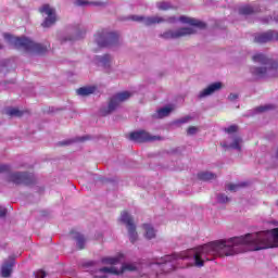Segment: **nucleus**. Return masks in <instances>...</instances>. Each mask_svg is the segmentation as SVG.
Masks as SVG:
<instances>
[{
  "label": "nucleus",
  "instance_id": "nucleus-34",
  "mask_svg": "<svg viewBox=\"0 0 278 278\" xmlns=\"http://www.w3.org/2000/svg\"><path fill=\"white\" fill-rule=\"evenodd\" d=\"M35 278H46L47 277V273H45V270H37L34 273Z\"/></svg>",
  "mask_w": 278,
  "mask_h": 278
},
{
  "label": "nucleus",
  "instance_id": "nucleus-8",
  "mask_svg": "<svg viewBox=\"0 0 278 278\" xmlns=\"http://www.w3.org/2000/svg\"><path fill=\"white\" fill-rule=\"evenodd\" d=\"M129 140L132 142H155V140H162L160 136H151L147 130H138L129 134Z\"/></svg>",
  "mask_w": 278,
  "mask_h": 278
},
{
  "label": "nucleus",
  "instance_id": "nucleus-7",
  "mask_svg": "<svg viewBox=\"0 0 278 278\" xmlns=\"http://www.w3.org/2000/svg\"><path fill=\"white\" fill-rule=\"evenodd\" d=\"M39 12L43 16L46 15V18L41 23L42 27H52V25L58 22L55 10L50 4H43L41 8H39Z\"/></svg>",
  "mask_w": 278,
  "mask_h": 278
},
{
  "label": "nucleus",
  "instance_id": "nucleus-35",
  "mask_svg": "<svg viewBox=\"0 0 278 278\" xmlns=\"http://www.w3.org/2000/svg\"><path fill=\"white\" fill-rule=\"evenodd\" d=\"M1 173H10V165L0 164V174Z\"/></svg>",
  "mask_w": 278,
  "mask_h": 278
},
{
  "label": "nucleus",
  "instance_id": "nucleus-46",
  "mask_svg": "<svg viewBox=\"0 0 278 278\" xmlns=\"http://www.w3.org/2000/svg\"><path fill=\"white\" fill-rule=\"evenodd\" d=\"M0 49H3V46L0 43Z\"/></svg>",
  "mask_w": 278,
  "mask_h": 278
},
{
  "label": "nucleus",
  "instance_id": "nucleus-40",
  "mask_svg": "<svg viewBox=\"0 0 278 278\" xmlns=\"http://www.w3.org/2000/svg\"><path fill=\"white\" fill-rule=\"evenodd\" d=\"M78 140H79V142H86V140H90V138L89 137H81Z\"/></svg>",
  "mask_w": 278,
  "mask_h": 278
},
{
  "label": "nucleus",
  "instance_id": "nucleus-28",
  "mask_svg": "<svg viewBox=\"0 0 278 278\" xmlns=\"http://www.w3.org/2000/svg\"><path fill=\"white\" fill-rule=\"evenodd\" d=\"M112 61V56L110 54H104L99 58V62L102 63L103 66H110V62Z\"/></svg>",
  "mask_w": 278,
  "mask_h": 278
},
{
  "label": "nucleus",
  "instance_id": "nucleus-31",
  "mask_svg": "<svg viewBox=\"0 0 278 278\" xmlns=\"http://www.w3.org/2000/svg\"><path fill=\"white\" fill-rule=\"evenodd\" d=\"M224 131H226V134H236V131H238V126L231 125L228 128H225Z\"/></svg>",
  "mask_w": 278,
  "mask_h": 278
},
{
  "label": "nucleus",
  "instance_id": "nucleus-24",
  "mask_svg": "<svg viewBox=\"0 0 278 278\" xmlns=\"http://www.w3.org/2000/svg\"><path fill=\"white\" fill-rule=\"evenodd\" d=\"M173 112V109L165 106L157 110V113L153 115L154 118H164V116H168Z\"/></svg>",
  "mask_w": 278,
  "mask_h": 278
},
{
  "label": "nucleus",
  "instance_id": "nucleus-2",
  "mask_svg": "<svg viewBox=\"0 0 278 278\" xmlns=\"http://www.w3.org/2000/svg\"><path fill=\"white\" fill-rule=\"evenodd\" d=\"M256 64H263L264 67H252L251 73L256 79H266V77H277L278 62L271 61L264 53H256L252 56Z\"/></svg>",
  "mask_w": 278,
  "mask_h": 278
},
{
  "label": "nucleus",
  "instance_id": "nucleus-5",
  "mask_svg": "<svg viewBox=\"0 0 278 278\" xmlns=\"http://www.w3.org/2000/svg\"><path fill=\"white\" fill-rule=\"evenodd\" d=\"M130 98H131V92L129 91H123V92L116 93L110 99L108 108L102 109L100 111L101 115L108 116V114H112V112H114L116 108H118V105L123 103V101H127V99H130Z\"/></svg>",
  "mask_w": 278,
  "mask_h": 278
},
{
  "label": "nucleus",
  "instance_id": "nucleus-37",
  "mask_svg": "<svg viewBox=\"0 0 278 278\" xmlns=\"http://www.w3.org/2000/svg\"><path fill=\"white\" fill-rule=\"evenodd\" d=\"M268 110H270V106L268 105L256 108V112H266Z\"/></svg>",
  "mask_w": 278,
  "mask_h": 278
},
{
  "label": "nucleus",
  "instance_id": "nucleus-6",
  "mask_svg": "<svg viewBox=\"0 0 278 278\" xmlns=\"http://www.w3.org/2000/svg\"><path fill=\"white\" fill-rule=\"evenodd\" d=\"M119 220L121 223H124V225H126L131 244L137 242L138 231H136V224H134V218L129 216V213H127V211H124L121 214Z\"/></svg>",
  "mask_w": 278,
  "mask_h": 278
},
{
  "label": "nucleus",
  "instance_id": "nucleus-3",
  "mask_svg": "<svg viewBox=\"0 0 278 278\" xmlns=\"http://www.w3.org/2000/svg\"><path fill=\"white\" fill-rule=\"evenodd\" d=\"M4 40H8L11 45H14L15 49H24L27 53H36L37 55H45L48 49L47 46L36 43L26 37H14L8 33L3 35Z\"/></svg>",
  "mask_w": 278,
  "mask_h": 278
},
{
  "label": "nucleus",
  "instance_id": "nucleus-21",
  "mask_svg": "<svg viewBox=\"0 0 278 278\" xmlns=\"http://www.w3.org/2000/svg\"><path fill=\"white\" fill-rule=\"evenodd\" d=\"M198 179H200V181H212V179H216V174L210 172H201L198 174Z\"/></svg>",
  "mask_w": 278,
  "mask_h": 278
},
{
  "label": "nucleus",
  "instance_id": "nucleus-13",
  "mask_svg": "<svg viewBox=\"0 0 278 278\" xmlns=\"http://www.w3.org/2000/svg\"><path fill=\"white\" fill-rule=\"evenodd\" d=\"M273 40H275V31L273 30L260 33L254 36V42L257 45H266V42H273Z\"/></svg>",
  "mask_w": 278,
  "mask_h": 278
},
{
  "label": "nucleus",
  "instance_id": "nucleus-9",
  "mask_svg": "<svg viewBox=\"0 0 278 278\" xmlns=\"http://www.w3.org/2000/svg\"><path fill=\"white\" fill-rule=\"evenodd\" d=\"M9 181L15 184V186H31L34 184V175L27 173H13L9 175Z\"/></svg>",
  "mask_w": 278,
  "mask_h": 278
},
{
  "label": "nucleus",
  "instance_id": "nucleus-26",
  "mask_svg": "<svg viewBox=\"0 0 278 278\" xmlns=\"http://www.w3.org/2000/svg\"><path fill=\"white\" fill-rule=\"evenodd\" d=\"M247 186H249V182H241V184H237V185L229 184V185H227V189L230 192H236V190H238L239 188H247Z\"/></svg>",
  "mask_w": 278,
  "mask_h": 278
},
{
  "label": "nucleus",
  "instance_id": "nucleus-38",
  "mask_svg": "<svg viewBox=\"0 0 278 278\" xmlns=\"http://www.w3.org/2000/svg\"><path fill=\"white\" fill-rule=\"evenodd\" d=\"M190 118H192V117L191 116L182 117V118L178 119V123L184 125L185 123H188L190 121Z\"/></svg>",
  "mask_w": 278,
  "mask_h": 278
},
{
  "label": "nucleus",
  "instance_id": "nucleus-39",
  "mask_svg": "<svg viewBox=\"0 0 278 278\" xmlns=\"http://www.w3.org/2000/svg\"><path fill=\"white\" fill-rule=\"evenodd\" d=\"M228 99H229L230 101H236V99H238V94H237V93H230L229 97H228Z\"/></svg>",
  "mask_w": 278,
  "mask_h": 278
},
{
  "label": "nucleus",
  "instance_id": "nucleus-41",
  "mask_svg": "<svg viewBox=\"0 0 278 278\" xmlns=\"http://www.w3.org/2000/svg\"><path fill=\"white\" fill-rule=\"evenodd\" d=\"M61 144H62V146H64V144H71V141H63V142H61Z\"/></svg>",
  "mask_w": 278,
  "mask_h": 278
},
{
  "label": "nucleus",
  "instance_id": "nucleus-25",
  "mask_svg": "<svg viewBox=\"0 0 278 278\" xmlns=\"http://www.w3.org/2000/svg\"><path fill=\"white\" fill-rule=\"evenodd\" d=\"M76 5H98L103 7L105 2H98V1H88V0H76Z\"/></svg>",
  "mask_w": 278,
  "mask_h": 278
},
{
  "label": "nucleus",
  "instance_id": "nucleus-16",
  "mask_svg": "<svg viewBox=\"0 0 278 278\" xmlns=\"http://www.w3.org/2000/svg\"><path fill=\"white\" fill-rule=\"evenodd\" d=\"M179 21L181 23H186L187 25H191L192 27H199L200 29H205L206 27L205 23L192 17L180 16Z\"/></svg>",
  "mask_w": 278,
  "mask_h": 278
},
{
  "label": "nucleus",
  "instance_id": "nucleus-18",
  "mask_svg": "<svg viewBox=\"0 0 278 278\" xmlns=\"http://www.w3.org/2000/svg\"><path fill=\"white\" fill-rule=\"evenodd\" d=\"M70 233L74 236V240L77 241V247L79 251L86 249V238L84 237V235L76 232L74 230H72Z\"/></svg>",
  "mask_w": 278,
  "mask_h": 278
},
{
  "label": "nucleus",
  "instance_id": "nucleus-42",
  "mask_svg": "<svg viewBox=\"0 0 278 278\" xmlns=\"http://www.w3.org/2000/svg\"><path fill=\"white\" fill-rule=\"evenodd\" d=\"M93 278H108V276H93Z\"/></svg>",
  "mask_w": 278,
  "mask_h": 278
},
{
  "label": "nucleus",
  "instance_id": "nucleus-17",
  "mask_svg": "<svg viewBox=\"0 0 278 278\" xmlns=\"http://www.w3.org/2000/svg\"><path fill=\"white\" fill-rule=\"evenodd\" d=\"M12 268H14V258L5 262L1 267V276L8 278L12 275Z\"/></svg>",
  "mask_w": 278,
  "mask_h": 278
},
{
  "label": "nucleus",
  "instance_id": "nucleus-33",
  "mask_svg": "<svg viewBox=\"0 0 278 278\" xmlns=\"http://www.w3.org/2000/svg\"><path fill=\"white\" fill-rule=\"evenodd\" d=\"M197 131H199V128H197V126H190L187 129V135L188 136H194V134H197Z\"/></svg>",
  "mask_w": 278,
  "mask_h": 278
},
{
  "label": "nucleus",
  "instance_id": "nucleus-4",
  "mask_svg": "<svg viewBox=\"0 0 278 278\" xmlns=\"http://www.w3.org/2000/svg\"><path fill=\"white\" fill-rule=\"evenodd\" d=\"M118 35L116 33H110L105 29H101L96 35V41L98 47H116L118 45Z\"/></svg>",
  "mask_w": 278,
  "mask_h": 278
},
{
  "label": "nucleus",
  "instance_id": "nucleus-10",
  "mask_svg": "<svg viewBox=\"0 0 278 278\" xmlns=\"http://www.w3.org/2000/svg\"><path fill=\"white\" fill-rule=\"evenodd\" d=\"M192 34H194V29L190 27H182L178 28L177 30H168L161 36L166 40H170L175 38H184V36H192Z\"/></svg>",
  "mask_w": 278,
  "mask_h": 278
},
{
  "label": "nucleus",
  "instance_id": "nucleus-43",
  "mask_svg": "<svg viewBox=\"0 0 278 278\" xmlns=\"http://www.w3.org/2000/svg\"><path fill=\"white\" fill-rule=\"evenodd\" d=\"M274 38L278 41V33L274 35Z\"/></svg>",
  "mask_w": 278,
  "mask_h": 278
},
{
  "label": "nucleus",
  "instance_id": "nucleus-32",
  "mask_svg": "<svg viewBox=\"0 0 278 278\" xmlns=\"http://www.w3.org/2000/svg\"><path fill=\"white\" fill-rule=\"evenodd\" d=\"M218 203H229V197L225 194L217 195Z\"/></svg>",
  "mask_w": 278,
  "mask_h": 278
},
{
  "label": "nucleus",
  "instance_id": "nucleus-22",
  "mask_svg": "<svg viewBox=\"0 0 278 278\" xmlns=\"http://www.w3.org/2000/svg\"><path fill=\"white\" fill-rule=\"evenodd\" d=\"M143 229L146 230L144 238L147 240H153L155 238V229L150 224H143Z\"/></svg>",
  "mask_w": 278,
  "mask_h": 278
},
{
  "label": "nucleus",
  "instance_id": "nucleus-15",
  "mask_svg": "<svg viewBox=\"0 0 278 278\" xmlns=\"http://www.w3.org/2000/svg\"><path fill=\"white\" fill-rule=\"evenodd\" d=\"M220 88H223V83H213L203 91H201L199 97L200 99H203V97H210V94H214V92L220 90Z\"/></svg>",
  "mask_w": 278,
  "mask_h": 278
},
{
  "label": "nucleus",
  "instance_id": "nucleus-11",
  "mask_svg": "<svg viewBox=\"0 0 278 278\" xmlns=\"http://www.w3.org/2000/svg\"><path fill=\"white\" fill-rule=\"evenodd\" d=\"M138 270V267L134 264H123L121 270L116 269V267H102L99 269V273H109L110 275H123V273H135Z\"/></svg>",
  "mask_w": 278,
  "mask_h": 278
},
{
  "label": "nucleus",
  "instance_id": "nucleus-29",
  "mask_svg": "<svg viewBox=\"0 0 278 278\" xmlns=\"http://www.w3.org/2000/svg\"><path fill=\"white\" fill-rule=\"evenodd\" d=\"M242 144V138H235L233 142L230 144L231 149H237V151H240L242 149V147L240 146Z\"/></svg>",
  "mask_w": 278,
  "mask_h": 278
},
{
  "label": "nucleus",
  "instance_id": "nucleus-44",
  "mask_svg": "<svg viewBox=\"0 0 278 278\" xmlns=\"http://www.w3.org/2000/svg\"><path fill=\"white\" fill-rule=\"evenodd\" d=\"M276 23H278V15L275 17Z\"/></svg>",
  "mask_w": 278,
  "mask_h": 278
},
{
  "label": "nucleus",
  "instance_id": "nucleus-1",
  "mask_svg": "<svg viewBox=\"0 0 278 278\" xmlns=\"http://www.w3.org/2000/svg\"><path fill=\"white\" fill-rule=\"evenodd\" d=\"M275 240H278V228L233 237L228 240L212 241L198 248V268L205 266V260L206 262H212L214 255H225L228 257L229 255H236V253H242V251L238 250V247L253 244L254 251L273 249L277 247Z\"/></svg>",
  "mask_w": 278,
  "mask_h": 278
},
{
  "label": "nucleus",
  "instance_id": "nucleus-19",
  "mask_svg": "<svg viewBox=\"0 0 278 278\" xmlns=\"http://www.w3.org/2000/svg\"><path fill=\"white\" fill-rule=\"evenodd\" d=\"M124 257L125 255L123 253H119L115 257H103L101 262L102 264H109L110 266H115V264H119V262H122Z\"/></svg>",
  "mask_w": 278,
  "mask_h": 278
},
{
  "label": "nucleus",
  "instance_id": "nucleus-27",
  "mask_svg": "<svg viewBox=\"0 0 278 278\" xmlns=\"http://www.w3.org/2000/svg\"><path fill=\"white\" fill-rule=\"evenodd\" d=\"M8 116H17L21 118L23 116V111L16 109V108H11L7 111Z\"/></svg>",
  "mask_w": 278,
  "mask_h": 278
},
{
  "label": "nucleus",
  "instance_id": "nucleus-23",
  "mask_svg": "<svg viewBox=\"0 0 278 278\" xmlns=\"http://www.w3.org/2000/svg\"><path fill=\"white\" fill-rule=\"evenodd\" d=\"M96 90L97 88L94 87H80L79 89H77V94H79L80 97H88L89 94L94 93Z\"/></svg>",
  "mask_w": 278,
  "mask_h": 278
},
{
  "label": "nucleus",
  "instance_id": "nucleus-30",
  "mask_svg": "<svg viewBox=\"0 0 278 278\" xmlns=\"http://www.w3.org/2000/svg\"><path fill=\"white\" fill-rule=\"evenodd\" d=\"M157 8H159V10H170V3H168V2H159Z\"/></svg>",
  "mask_w": 278,
  "mask_h": 278
},
{
  "label": "nucleus",
  "instance_id": "nucleus-36",
  "mask_svg": "<svg viewBox=\"0 0 278 278\" xmlns=\"http://www.w3.org/2000/svg\"><path fill=\"white\" fill-rule=\"evenodd\" d=\"M7 215H8V208L0 207V218H5Z\"/></svg>",
  "mask_w": 278,
  "mask_h": 278
},
{
  "label": "nucleus",
  "instance_id": "nucleus-45",
  "mask_svg": "<svg viewBox=\"0 0 278 278\" xmlns=\"http://www.w3.org/2000/svg\"><path fill=\"white\" fill-rule=\"evenodd\" d=\"M168 22H169V23H173V18H169Z\"/></svg>",
  "mask_w": 278,
  "mask_h": 278
},
{
  "label": "nucleus",
  "instance_id": "nucleus-12",
  "mask_svg": "<svg viewBox=\"0 0 278 278\" xmlns=\"http://www.w3.org/2000/svg\"><path fill=\"white\" fill-rule=\"evenodd\" d=\"M130 21H135L137 23H143V25L149 27L151 25H155L156 23H164L165 20L159 16L144 17L140 15H131Z\"/></svg>",
  "mask_w": 278,
  "mask_h": 278
},
{
  "label": "nucleus",
  "instance_id": "nucleus-20",
  "mask_svg": "<svg viewBox=\"0 0 278 278\" xmlns=\"http://www.w3.org/2000/svg\"><path fill=\"white\" fill-rule=\"evenodd\" d=\"M257 9L253 8L252 5H243L239 9V14L242 16H249L251 14H255Z\"/></svg>",
  "mask_w": 278,
  "mask_h": 278
},
{
  "label": "nucleus",
  "instance_id": "nucleus-14",
  "mask_svg": "<svg viewBox=\"0 0 278 278\" xmlns=\"http://www.w3.org/2000/svg\"><path fill=\"white\" fill-rule=\"evenodd\" d=\"M175 260H177V254L164 256V262L160 263L163 273H170V270H175V265H173V262H175Z\"/></svg>",
  "mask_w": 278,
  "mask_h": 278
},
{
  "label": "nucleus",
  "instance_id": "nucleus-47",
  "mask_svg": "<svg viewBox=\"0 0 278 278\" xmlns=\"http://www.w3.org/2000/svg\"><path fill=\"white\" fill-rule=\"evenodd\" d=\"M276 205L278 206V200H277V202H276Z\"/></svg>",
  "mask_w": 278,
  "mask_h": 278
}]
</instances>
